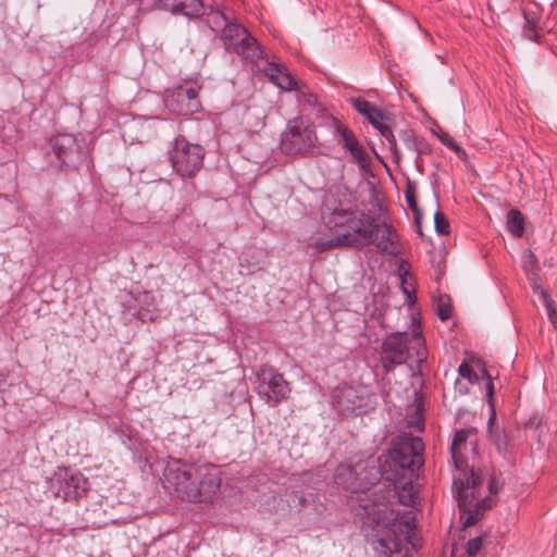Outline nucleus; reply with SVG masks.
Segmentation results:
<instances>
[{
	"label": "nucleus",
	"instance_id": "46",
	"mask_svg": "<svg viewBox=\"0 0 557 557\" xmlns=\"http://www.w3.org/2000/svg\"><path fill=\"white\" fill-rule=\"evenodd\" d=\"M400 278H401V284H405V282H406L405 275L404 276L400 275Z\"/></svg>",
	"mask_w": 557,
	"mask_h": 557
},
{
	"label": "nucleus",
	"instance_id": "36",
	"mask_svg": "<svg viewBox=\"0 0 557 557\" xmlns=\"http://www.w3.org/2000/svg\"><path fill=\"white\" fill-rule=\"evenodd\" d=\"M483 375L486 376V379L488 380L486 383V396H487L488 403L492 404L493 393H494V384H493L492 377L486 369H483Z\"/></svg>",
	"mask_w": 557,
	"mask_h": 557
},
{
	"label": "nucleus",
	"instance_id": "9",
	"mask_svg": "<svg viewBox=\"0 0 557 557\" xmlns=\"http://www.w3.org/2000/svg\"><path fill=\"white\" fill-rule=\"evenodd\" d=\"M256 379L255 391L270 407H276L289 398L290 385L274 367L261 364L256 371Z\"/></svg>",
	"mask_w": 557,
	"mask_h": 557
},
{
	"label": "nucleus",
	"instance_id": "40",
	"mask_svg": "<svg viewBox=\"0 0 557 557\" xmlns=\"http://www.w3.org/2000/svg\"><path fill=\"white\" fill-rule=\"evenodd\" d=\"M216 14L219 15V17H221L224 22H226V17L225 15L223 14V12L221 11H218Z\"/></svg>",
	"mask_w": 557,
	"mask_h": 557
},
{
	"label": "nucleus",
	"instance_id": "39",
	"mask_svg": "<svg viewBox=\"0 0 557 557\" xmlns=\"http://www.w3.org/2000/svg\"><path fill=\"white\" fill-rule=\"evenodd\" d=\"M318 99L315 95H309L307 102L311 106H314L317 103Z\"/></svg>",
	"mask_w": 557,
	"mask_h": 557
},
{
	"label": "nucleus",
	"instance_id": "34",
	"mask_svg": "<svg viewBox=\"0 0 557 557\" xmlns=\"http://www.w3.org/2000/svg\"><path fill=\"white\" fill-rule=\"evenodd\" d=\"M441 141L449 149L460 154H466L465 150L459 146V144L449 135L440 136Z\"/></svg>",
	"mask_w": 557,
	"mask_h": 557
},
{
	"label": "nucleus",
	"instance_id": "38",
	"mask_svg": "<svg viewBox=\"0 0 557 557\" xmlns=\"http://www.w3.org/2000/svg\"><path fill=\"white\" fill-rule=\"evenodd\" d=\"M536 263H537L536 257L534 256V253L532 251H529L527 255L525 268H528L529 265L534 267Z\"/></svg>",
	"mask_w": 557,
	"mask_h": 557
},
{
	"label": "nucleus",
	"instance_id": "16",
	"mask_svg": "<svg viewBox=\"0 0 557 557\" xmlns=\"http://www.w3.org/2000/svg\"><path fill=\"white\" fill-rule=\"evenodd\" d=\"M373 240L376 248L384 253L398 256L401 253L399 238L394 227L386 221L381 224L374 220Z\"/></svg>",
	"mask_w": 557,
	"mask_h": 557
},
{
	"label": "nucleus",
	"instance_id": "20",
	"mask_svg": "<svg viewBox=\"0 0 557 557\" xmlns=\"http://www.w3.org/2000/svg\"><path fill=\"white\" fill-rule=\"evenodd\" d=\"M400 138L405 143L408 150L416 152V162L418 163L422 154H430L432 152L430 144L425 138L417 136L412 131L406 129L400 133Z\"/></svg>",
	"mask_w": 557,
	"mask_h": 557
},
{
	"label": "nucleus",
	"instance_id": "28",
	"mask_svg": "<svg viewBox=\"0 0 557 557\" xmlns=\"http://www.w3.org/2000/svg\"><path fill=\"white\" fill-rule=\"evenodd\" d=\"M422 410H423L422 409V404L419 403L414 407L413 414L411 417H408V419H407V425L409 428H413L417 431H423V429H424V419H423Z\"/></svg>",
	"mask_w": 557,
	"mask_h": 557
},
{
	"label": "nucleus",
	"instance_id": "19",
	"mask_svg": "<svg viewBox=\"0 0 557 557\" xmlns=\"http://www.w3.org/2000/svg\"><path fill=\"white\" fill-rule=\"evenodd\" d=\"M470 433L471 430L467 429L456 431L450 445L451 459L456 469L460 471H465L467 468V461L463 457L462 450L467 446V440Z\"/></svg>",
	"mask_w": 557,
	"mask_h": 557
},
{
	"label": "nucleus",
	"instance_id": "17",
	"mask_svg": "<svg viewBox=\"0 0 557 557\" xmlns=\"http://www.w3.org/2000/svg\"><path fill=\"white\" fill-rule=\"evenodd\" d=\"M154 4L159 9L181 13L190 18L200 17L205 14L202 0H154Z\"/></svg>",
	"mask_w": 557,
	"mask_h": 557
},
{
	"label": "nucleus",
	"instance_id": "6",
	"mask_svg": "<svg viewBox=\"0 0 557 557\" xmlns=\"http://www.w3.org/2000/svg\"><path fill=\"white\" fill-rule=\"evenodd\" d=\"M331 404L339 416H361L375 408L376 395L366 384L344 383L333 391Z\"/></svg>",
	"mask_w": 557,
	"mask_h": 557
},
{
	"label": "nucleus",
	"instance_id": "11",
	"mask_svg": "<svg viewBox=\"0 0 557 557\" xmlns=\"http://www.w3.org/2000/svg\"><path fill=\"white\" fill-rule=\"evenodd\" d=\"M88 479L79 471L58 467L48 481L49 491L64 502L76 500L89 491Z\"/></svg>",
	"mask_w": 557,
	"mask_h": 557
},
{
	"label": "nucleus",
	"instance_id": "35",
	"mask_svg": "<svg viewBox=\"0 0 557 557\" xmlns=\"http://www.w3.org/2000/svg\"><path fill=\"white\" fill-rule=\"evenodd\" d=\"M458 372L463 379H467L470 383H474L478 380L476 373L472 371V369L466 361H463L459 366Z\"/></svg>",
	"mask_w": 557,
	"mask_h": 557
},
{
	"label": "nucleus",
	"instance_id": "26",
	"mask_svg": "<svg viewBox=\"0 0 557 557\" xmlns=\"http://www.w3.org/2000/svg\"><path fill=\"white\" fill-rule=\"evenodd\" d=\"M534 292L540 294L541 298L543 299L544 306L547 310L548 318L550 322L554 324V326L557 329V310L555 309L554 302L549 298V295L540 286H535Z\"/></svg>",
	"mask_w": 557,
	"mask_h": 557
},
{
	"label": "nucleus",
	"instance_id": "30",
	"mask_svg": "<svg viewBox=\"0 0 557 557\" xmlns=\"http://www.w3.org/2000/svg\"><path fill=\"white\" fill-rule=\"evenodd\" d=\"M435 231L440 235H448L450 233L449 221L444 213L437 210L434 214Z\"/></svg>",
	"mask_w": 557,
	"mask_h": 557
},
{
	"label": "nucleus",
	"instance_id": "45",
	"mask_svg": "<svg viewBox=\"0 0 557 557\" xmlns=\"http://www.w3.org/2000/svg\"><path fill=\"white\" fill-rule=\"evenodd\" d=\"M408 543L411 544V546H414V543L410 540V536H407Z\"/></svg>",
	"mask_w": 557,
	"mask_h": 557
},
{
	"label": "nucleus",
	"instance_id": "21",
	"mask_svg": "<svg viewBox=\"0 0 557 557\" xmlns=\"http://www.w3.org/2000/svg\"><path fill=\"white\" fill-rule=\"evenodd\" d=\"M367 540L374 549L376 557H392L394 552H399V543L392 536L367 535Z\"/></svg>",
	"mask_w": 557,
	"mask_h": 557
},
{
	"label": "nucleus",
	"instance_id": "42",
	"mask_svg": "<svg viewBox=\"0 0 557 557\" xmlns=\"http://www.w3.org/2000/svg\"><path fill=\"white\" fill-rule=\"evenodd\" d=\"M408 543L411 544V546H414V543L410 540V536H407Z\"/></svg>",
	"mask_w": 557,
	"mask_h": 557
},
{
	"label": "nucleus",
	"instance_id": "32",
	"mask_svg": "<svg viewBox=\"0 0 557 557\" xmlns=\"http://www.w3.org/2000/svg\"><path fill=\"white\" fill-rule=\"evenodd\" d=\"M366 119L373 127H379V124L388 121L389 116L373 104V112H369Z\"/></svg>",
	"mask_w": 557,
	"mask_h": 557
},
{
	"label": "nucleus",
	"instance_id": "47",
	"mask_svg": "<svg viewBox=\"0 0 557 557\" xmlns=\"http://www.w3.org/2000/svg\"><path fill=\"white\" fill-rule=\"evenodd\" d=\"M493 420H494V416H492V417L490 418L488 423L491 424V423L493 422Z\"/></svg>",
	"mask_w": 557,
	"mask_h": 557
},
{
	"label": "nucleus",
	"instance_id": "10",
	"mask_svg": "<svg viewBox=\"0 0 557 557\" xmlns=\"http://www.w3.org/2000/svg\"><path fill=\"white\" fill-rule=\"evenodd\" d=\"M318 140L314 125L306 117L289 120L282 134L281 150L288 156L304 154L315 146Z\"/></svg>",
	"mask_w": 557,
	"mask_h": 557
},
{
	"label": "nucleus",
	"instance_id": "23",
	"mask_svg": "<svg viewBox=\"0 0 557 557\" xmlns=\"http://www.w3.org/2000/svg\"><path fill=\"white\" fill-rule=\"evenodd\" d=\"M523 17H524L523 36L529 40L539 42L540 37L537 35V29H539L540 17H539L537 13L533 10L525 9V10H523Z\"/></svg>",
	"mask_w": 557,
	"mask_h": 557
},
{
	"label": "nucleus",
	"instance_id": "33",
	"mask_svg": "<svg viewBox=\"0 0 557 557\" xmlns=\"http://www.w3.org/2000/svg\"><path fill=\"white\" fill-rule=\"evenodd\" d=\"M483 546L482 536L470 539L467 543L468 557H475Z\"/></svg>",
	"mask_w": 557,
	"mask_h": 557
},
{
	"label": "nucleus",
	"instance_id": "25",
	"mask_svg": "<svg viewBox=\"0 0 557 557\" xmlns=\"http://www.w3.org/2000/svg\"><path fill=\"white\" fill-rule=\"evenodd\" d=\"M488 436L493 445L495 446L497 453L506 457L509 449V441L506 432L504 430H490Z\"/></svg>",
	"mask_w": 557,
	"mask_h": 557
},
{
	"label": "nucleus",
	"instance_id": "31",
	"mask_svg": "<svg viewBox=\"0 0 557 557\" xmlns=\"http://www.w3.org/2000/svg\"><path fill=\"white\" fill-rule=\"evenodd\" d=\"M436 313L442 321H446L451 317L453 308L448 297H440Z\"/></svg>",
	"mask_w": 557,
	"mask_h": 557
},
{
	"label": "nucleus",
	"instance_id": "14",
	"mask_svg": "<svg viewBox=\"0 0 557 557\" xmlns=\"http://www.w3.org/2000/svg\"><path fill=\"white\" fill-rule=\"evenodd\" d=\"M326 125L331 129L333 139L361 166L369 164V154L358 140L352 129L337 117L330 115Z\"/></svg>",
	"mask_w": 557,
	"mask_h": 557
},
{
	"label": "nucleus",
	"instance_id": "27",
	"mask_svg": "<svg viewBox=\"0 0 557 557\" xmlns=\"http://www.w3.org/2000/svg\"><path fill=\"white\" fill-rule=\"evenodd\" d=\"M375 128L380 132L381 136L387 141L391 152L394 156H397L398 154L397 141H396V138H395L391 127L383 122V123H380L379 127H375Z\"/></svg>",
	"mask_w": 557,
	"mask_h": 557
},
{
	"label": "nucleus",
	"instance_id": "12",
	"mask_svg": "<svg viewBox=\"0 0 557 557\" xmlns=\"http://www.w3.org/2000/svg\"><path fill=\"white\" fill-rule=\"evenodd\" d=\"M200 86L197 82L185 81L184 83L168 88L163 95L166 109L176 115H191L201 110L199 98Z\"/></svg>",
	"mask_w": 557,
	"mask_h": 557
},
{
	"label": "nucleus",
	"instance_id": "18",
	"mask_svg": "<svg viewBox=\"0 0 557 557\" xmlns=\"http://www.w3.org/2000/svg\"><path fill=\"white\" fill-rule=\"evenodd\" d=\"M270 82L283 90H293L296 86L294 77L284 71L283 66L276 62H268L262 70Z\"/></svg>",
	"mask_w": 557,
	"mask_h": 557
},
{
	"label": "nucleus",
	"instance_id": "24",
	"mask_svg": "<svg viewBox=\"0 0 557 557\" xmlns=\"http://www.w3.org/2000/svg\"><path fill=\"white\" fill-rule=\"evenodd\" d=\"M525 219L520 210L511 209L507 213V230L516 238L524 234Z\"/></svg>",
	"mask_w": 557,
	"mask_h": 557
},
{
	"label": "nucleus",
	"instance_id": "29",
	"mask_svg": "<svg viewBox=\"0 0 557 557\" xmlns=\"http://www.w3.org/2000/svg\"><path fill=\"white\" fill-rule=\"evenodd\" d=\"M352 108L362 116L367 117L369 112H373V104L361 97L350 98Z\"/></svg>",
	"mask_w": 557,
	"mask_h": 557
},
{
	"label": "nucleus",
	"instance_id": "43",
	"mask_svg": "<svg viewBox=\"0 0 557 557\" xmlns=\"http://www.w3.org/2000/svg\"><path fill=\"white\" fill-rule=\"evenodd\" d=\"M408 543L411 544V546H414V543L410 540V536H407Z\"/></svg>",
	"mask_w": 557,
	"mask_h": 557
},
{
	"label": "nucleus",
	"instance_id": "1",
	"mask_svg": "<svg viewBox=\"0 0 557 557\" xmlns=\"http://www.w3.org/2000/svg\"><path fill=\"white\" fill-rule=\"evenodd\" d=\"M321 219L331 238L314 242L318 252L341 246L362 248L373 240L374 218L359 211L346 190L336 188L324 195Z\"/></svg>",
	"mask_w": 557,
	"mask_h": 557
},
{
	"label": "nucleus",
	"instance_id": "2",
	"mask_svg": "<svg viewBox=\"0 0 557 557\" xmlns=\"http://www.w3.org/2000/svg\"><path fill=\"white\" fill-rule=\"evenodd\" d=\"M164 476L172 493L178 499L189 503H212L222 481L216 466L181 459L168 462Z\"/></svg>",
	"mask_w": 557,
	"mask_h": 557
},
{
	"label": "nucleus",
	"instance_id": "15",
	"mask_svg": "<svg viewBox=\"0 0 557 557\" xmlns=\"http://www.w3.org/2000/svg\"><path fill=\"white\" fill-rule=\"evenodd\" d=\"M224 35L227 39L238 38L237 42H230L237 54L245 59L256 61L262 58V50L257 39L252 37L245 27L237 24H226Z\"/></svg>",
	"mask_w": 557,
	"mask_h": 557
},
{
	"label": "nucleus",
	"instance_id": "8",
	"mask_svg": "<svg viewBox=\"0 0 557 557\" xmlns=\"http://www.w3.org/2000/svg\"><path fill=\"white\" fill-rule=\"evenodd\" d=\"M206 150L201 145L189 143L184 136L175 138L170 151L173 171L182 178L195 177L203 166Z\"/></svg>",
	"mask_w": 557,
	"mask_h": 557
},
{
	"label": "nucleus",
	"instance_id": "41",
	"mask_svg": "<svg viewBox=\"0 0 557 557\" xmlns=\"http://www.w3.org/2000/svg\"><path fill=\"white\" fill-rule=\"evenodd\" d=\"M404 293L408 296V298H411V294L405 287H404Z\"/></svg>",
	"mask_w": 557,
	"mask_h": 557
},
{
	"label": "nucleus",
	"instance_id": "13",
	"mask_svg": "<svg viewBox=\"0 0 557 557\" xmlns=\"http://www.w3.org/2000/svg\"><path fill=\"white\" fill-rule=\"evenodd\" d=\"M50 161L58 168H76L85 159L83 140L72 134H58L50 139Z\"/></svg>",
	"mask_w": 557,
	"mask_h": 557
},
{
	"label": "nucleus",
	"instance_id": "22",
	"mask_svg": "<svg viewBox=\"0 0 557 557\" xmlns=\"http://www.w3.org/2000/svg\"><path fill=\"white\" fill-rule=\"evenodd\" d=\"M405 198L408 207L412 211L414 223L418 227V233L422 235L420 223L422 219V212L417 203V184L413 181L408 180L405 187Z\"/></svg>",
	"mask_w": 557,
	"mask_h": 557
},
{
	"label": "nucleus",
	"instance_id": "37",
	"mask_svg": "<svg viewBox=\"0 0 557 557\" xmlns=\"http://www.w3.org/2000/svg\"><path fill=\"white\" fill-rule=\"evenodd\" d=\"M502 485L503 484H500L497 481V479L495 478L494 474L490 476V480H488V491H490L491 494H497L500 491Z\"/></svg>",
	"mask_w": 557,
	"mask_h": 557
},
{
	"label": "nucleus",
	"instance_id": "7",
	"mask_svg": "<svg viewBox=\"0 0 557 557\" xmlns=\"http://www.w3.org/2000/svg\"><path fill=\"white\" fill-rule=\"evenodd\" d=\"M423 451L424 443L420 437L404 434L389 450L385 463L396 476H412L424 465Z\"/></svg>",
	"mask_w": 557,
	"mask_h": 557
},
{
	"label": "nucleus",
	"instance_id": "5",
	"mask_svg": "<svg viewBox=\"0 0 557 557\" xmlns=\"http://www.w3.org/2000/svg\"><path fill=\"white\" fill-rule=\"evenodd\" d=\"M483 476L481 470H470L469 475L463 480L455 479L453 493L458 502L460 519L463 528L474 525L487 508L492 507V499L488 497L479 498L476 490L482 485Z\"/></svg>",
	"mask_w": 557,
	"mask_h": 557
},
{
	"label": "nucleus",
	"instance_id": "3",
	"mask_svg": "<svg viewBox=\"0 0 557 557\" xmlns=\"http://www.w3.org/2000/svg\"><path fill=\"white\" fill-rule=\"evenodd\" d=\"M379 480V471L373 466L370 471L364 462H357L355 466L339 465L334 474V482L337 486L357 494L350 497V506L356 515L362 518L372 519L379 523L382 519L381 510L375 502L370 504L369 486Z\"/></svg>",
	"mask_w": 557,
	"mask_h": 557
},
{
	"label": "nucleus",
	"instance_id": "4",
	"mask_svg": "<svg viewBox=\"0 0 557 557\" xmlns=\"http://www.w3.org/2000/svg\"><path fill=\"white\" fill-rule=\"evenodd\" d=\"M412 356L417 357L418 363L425 359V346L420 332L412 334L395 332L384 337L381 345L380 362L385 373L404 364Z\"/></svg>",
	"mask_w": 557,
	"mask_h": 557
},
{
	"label": "nucleus",
	"instance_id": "44",
	"mask_svg": "<svg viewBox=\"0 0 557 557\" xmlns=\"http://www.w3.org/2000/svg\"><path fill=\"white\" fill-rule=\"evenodd\" d=\"M408 543L411 544V546H414V543L410 540V536H407Z\"/></svg>",
	"mask_w": 557,
	"mask_h": 557
}]
</instances>
